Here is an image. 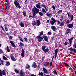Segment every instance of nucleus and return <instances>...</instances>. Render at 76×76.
I'll list each match as a JSON object with an SVG mask.
<instances>
[{"mask_svg":"<svg viewBox=\"0 0 76 76\" xmlns=\"http://www.w3.org/2000/svg\"><path fill=\"white\" fill-rule=\"evenodd\" d=\"M42 6H43V7H44V8H45V7H45V5L43 4L42 5Z\"/></svg>","mask_w":76,"mask_h":76,"instance_id":"obj_61","label":"nucleus"},{"mask_svg":"<svg viewBox=\"0 0 76 76\" xmlns=\"http://www.w3.org/2000/svg\"><path fill=\"white\" fill-rule=\"evenodd\" d=\"M20 45L21 47H22L23 46H24V45L23 44V43L21 42H20Z\"/></svg>","mask_w":76,"mask_h":76,"instance_id":"obj_35","label":"nucleus"},{"mask_svg":"<svg viewBox=\"0 0 76 76\" xmlns=\"http://www.w3.org/2000/svg\"><path fill=\"white\" fill-rule=\"evenodd\" d=\"M1 27L2 28L3 31H4V32H5V30H4V28H3V26H1Z\"/></svg>","mask_w":76,"mask_h":76,"instance_id":"obj_46","label":"nucleus"},{"mask_svg":"<svg viewBox=\"0 0 76 76\" xmlns=\"http://www.w3.org/2000/svg\"><path fill=\"white\" fill-rule=\"evenodd\" d=\"M21 56L22 57H24V53H21Z\"/></svg>","mask_w":76,"mask_h":76,"instance_id":"obj_45","label":"nucleus"},{"mask_svg":"<svg viewBox=\"0 0 76 76\" xmlns=\"http://www.w3.org/2000/svg\"><path fill=\"white\" fill-rule=\"evenodd\" d=\"M52 64H53V62H51L50 64V66H52Z\"/></svg>","mask_w":76,"mask_h":76,"instance_id":"obj_55","label":"nucleus"},{"mask_svg":"<svg viewBox=\"0 0 76 76\" xmlns=\"http://www.w3.org/2000/svg\"><path fill=\"white\" fill-rule=\"evenodd\" d=\"M48 51H49V49H48V48H47L45 50V49L44 50H43V51H44V52H45V53H47V52H48Z\"/></svg>","mask_w":76,"mask_h":76,"instance_id":"obj_24","label":"nucleus"},{"mask_svg":"<svg viewBox=\"0 0 76 76\" xmlns=\"http://www.w3.org/2000/svg\"><path fill=\"white\" fill-rule=\"evenodd\" d=\"M70 12H69V13H67V15H68V18L70 17L71 15H70Z\"/></svg>","mask_w":76,"mask_h":76,"instance_id":"obj_40","label":"nucleus"},{"mask_svg":"<svg viewBox=\"0 0 76 76\" xmlns=\"http://www.w3.org/2000/svg\"><path fill=\"white\" fill-rule=\"evenodd\" d=\"M37 15V14L33 12V18H37V15Z\"/></svg>","mask_w":76,"mask_h":76,"instance_id":"obj_18","label":"nucleus"},{"mask_svg":"<svg viewBox=\"0 0 76 76\" xmlns=\"http://www.w3.org/2000/svg\"><path fill=\"white\" fill-rule=\"evenodd\" d=\"M38 75H39V76H43V73L42 72H39Z\"/></svg>","mask_w":76,"mask_h":76,"instance_id":"obj_29","label":"nucleus"},{"mask_svg":"<svg viewBox=\"0 0 76 76\" xmlns=\"http://www.w3.org/2000/svg\"><path fill=\"white\" fill-rule=\"evenodd\" d=\"M52 21H50V23L52 25H53L54 24V23L56 22V21L55 19H54L53 18H51Z\"/></svg>","mask_w":76,"mask_h":76,"instance_id":"obj_3","label":"nucleus"},{"mask_svg":"<svg viewBox=\"0 0 76 76\" xmlns=\"http://www.w3.org/2000/svg\"><path fill=\"white\" fill-rule=\"evenodd\" d=\"M62 63L64 64L66 66H69V65L68 64H67V63H66V62H62Z\"/></svg>","mask_w":76,"mask_h":76,"instance_id":"obj_30","label":"nucleus"},{"mask_svg":"<svg viewBox=\"0 0 76 76\" xmlns=\"http://www.w3.org/2000/svg\"><path fill=\"white\" fill-rule=\"evenodd\" d=\"M29 67H30V66L28 65H27L26 67V69H29Z\"/></svg>","mask_w":76,"mask_h":76,"instance_id":"obj_39","label":"nucleus"},{"mask_svg":"<svg viewBox=\"0 0 76 76\" xmlns=\"http://www.w3.org/2000/svg\"><path fill=\"white\" fill-rule=\"evenodd\" d=\"M63 12V11L62 10H58V14H60V13H62V12Z\"/></svg>","mask_w":76,"mask_h":76,"instance_id":"obj_22","label":"nucleus"},{"mask_svg":"<svg viewBox=\"0 0 76 76\" xmlns=\"http://www.w3.org/2000/svg\"><path fill=\"white\" fill-rule=\"evenodd\" d=\"M70 30L69 28H68L66 29V31L65 33V35H68V34L70 33Z\"/></svg>","mask_w":76,"mask_h":76,"instance_id":"obj_6","label":"nucleus"},{"mask_svg":"<svg viewBox=\"0 0 76 76\" xmlns=\"http://www.w3.org/2000/svg\"><path fill=\"white\" fill-rule=\"evenodd\" d=\"M57 22L58 25H59V24H61V23L60 22H59V21L58 20L57 21Z\"/></svg>","mask_w":76,"mask_h":76,"instance_id":"obj_52","label":"nucleus"},{"mask_svg":"<svg viewBox=\"0 0 76 76\" xmlns=\"http://www.w3.org/2000/svg\"><path fill=\"white\" fill-rule=\"evenodd\" d=\"M38 4H37L36 5V7L38 9H41V7H40V3L39 2Z\"/></svg>","mask_w":76,"mask_h":76,"instance_id":"obj_8","label":"nucleus"},{"mask_svg":"<svg viewBox=\"0 0 76 76\" xmlns=\"http://www.w3.org/2000/svg\"><path fill=\"white\" fill-rule=\"evenodd\" d=\"M53 72L55 74H56V75H57V71H54Z\"/></svg>","mask_w":76,"mask_h":76,"instance_id":"obj_51","label":"nucleus"},{"mask_svg":"<svg viewBox=\"0 0 76 76\" xmlns=\"http://www.w3.org/2000/svg\"><path fill=\"white\" fill-rule=\"evenodd\" d=\"M36 24L38 26H39L40 25H41V22L39 21V20H37V22Z\"/></svg>","mask_w":76,"mask_h":76,"instance_id":"obj_7","label":"nucleus"},{"mask_svg":"<svg viewBox=\"0 0 76 76\" xmlns=\"http://www.w3.org/2000/svg\"><path fill=\"white\" fill-rule=\"evenodd\" d=\"M37 38L38 39L39 42H41V41H42V39H43V38L42 37H40V36H37Z\"/></svg>","mask_w":76,"mask_h":76,"instance_id":"obj_5","label":"nucleus"},{"mask_svg":"<svg viewBox=\"0 0 76 76\" xmlns=\"http://www.w3.org/2000/svg\"><path fill=\"white\" fill-rule=\"evenodd\" d=\"M0 51L1 53H3V50H2L0 49Z\"/></svg>","mask_w":76,"mask_h":76,"instance_id":"obj_54","label":"nucleus"},{"mask_svg":"<svg viewBox=\"0 0 76 76\" xmlns=\"http://www.w3.org/2000/svg\"><path fill=\"white\" fill-rule=\"evenodd\" d=\"M64 25V22H62L60 24V26H63Z\"/></svg>","mask_w":76,"mask_h":76,"instance_id":"obj_27","label":"nucleus"},{"mask_svg":"<svg viewBox=\"0 0 76 76\" xmlns=\"http://www.w3.org/2000/svg\"><path fill=\"white\" fill-rule=\"evenodd\" d=\"M32 11L33 13L37 14V13H39V9L36 8L34 6V8L32 9Z\"/></svg>","mask_w":76,"mask_h":76,"instance_id":"obj_1","label":"nucleus"},{"mask_svg":"<svg viewBox=\"0 0 76 76\" xmlns=\"http://www.w3.org/2000/svg\"><path fill=\"white\" fill-rule=\"evenodd\" d=\"M20 26L22 28H23L25 26V24L22 23V22H21Z\"/></svg>","mask_w":76,"mask_h":76,"instance_id":"obj_21","label":"nucleus"},{"mask_svg":"<svg viewBox=\"0 0 76 76\" xmlns=\"http://www.w3.org/2000/svg\"><path fill=\"white\" fill-rule=\"evenodd\" d=\"M23 15L24 16H26V12H25V11L23 12Z\"/></svg>","mask_w":76,"mask_h":76,"instance_id":"obj_31","label":"nucleus"},{"mask_svg":"<svg viewBox=\"0 0 76 76\" xmlns=\"http://www.w3.org/2000/svg\"><path fill=\"white\" fill-rule=\"evenodd\" d=\"M3 58L4 59V60H7V58L4 56H3Z\"/></svg>","mask_w":76,"mask_h":76,"instance_id":"obj_42","label":"nucleus"},{"mask_svg":"<svg viewBox=\"0 0 76 76\" xmlns=\"http://www.w3.org/2000/svg\"><path fill=\"white\" fill-rule=\"evenodd\" d=\"M45 9L46 11V12H47L48 11V9H47V8L46 7H45Z\"/></svg>","mask_w":76,"mask_h":76,"instance_id":"obj_57","label":"nucleus"},{"mask_svg":"<svg viewBox=\"0 0 76 76\" xmlns=\"http://www.w3.org/2000/svg\"><path fill=\"white\" fill-rule=\"evenodd\" d=\"M66 23L67 24H69V23H70V20H67L66 21Z\"/></svg>","mask_w":76,"mask_h":76,"instance_id":"obj_41","label":"nucleus"},{"mask_svg":"<svg viewBox=\"0 0 76 76\" xmlns=\"http://www.w3.org/2000/svg\"><path fill=\"white\" fill-rule=\"evenodd\" d=\"M46 15H47L48 16V18H51V14H50L48 13H47L46 14Z\"/></svg>","mask_w":76,"mask_h":76,"instance_id":"obj_23","label":"nucleus"},{"mask_svg":"<svg viewBox=\"0 0 76 76\" xmlns=\"http://www.w3.org/2000/svg\"><path fill=\"white\" fill-rule=\"evenodd\" d=\"M9 38L10 39H12V36H10L9 37Z\"/></svg>","mask_w":76,"mask_h":76,"instance_id":"obj_56","label":"nucleus"},{"mask_svg":"<svg viewBox=\"0 0 76 76\" xmlns=\"http://www.w3.org/2000/svg\"><path fill=\"white\" fill-rule=\"evenodd\" d=\"M35 24H36V22H35V21H34V22L32 23V26H34V25H35Z\"/></svg>","mask_w":76,"mask_h":76,"instance_id":"obj_34","label":"nucleus"},{"mask_svg":"<svg viewBox=\"0 0 76 76\" xmlns=\"http://www.w3.org/2000/svg\"><path fill=\"white\" fill-rule=\"evenodd\" d=\"M2 75H6V73H5V71H4V70H3L2 71Z\"/></svg>","mask_w":76,"mask_h":76,"instance_id":"obj_33","label":"nucleus"},{"mask_svg":"<svg viewBox=\"0 0 76 76\" xmlns=\"http://www.w3.org/2000/svg\"><path fill=\"white\" fill-rule=\"evenodd\" d=\"M42 48L43 50V51L46 48V46H45L43 45L42 46Z\"/></svg>","mask_w":76,"mask_h":76,"instance_id":"obj_25","label":"nucleus"},{"mask_svg":"<svg viewBox=\"0 0 76 76\" xmlns=\"http://www.w3.org/2000/svg\"><path fill=\"white\" fill-rule=\"evenodd\" d=\"M48 35H51V32H50V31H49L48 33Z\"/></svg>","mask_w":76,"mask_h":76,"instance_id":"obj_49","label":"nucleus"},{"mask_svg":"<svg viewBox=\"0 0 76 76\" xmlns=\"http://www.w3.org/2000/svg\"><path fill=\"white\" fill-rule=\"evenodd\" d=\"M43 35V31H42L40 34L39 36H40H40H41V35Z\"/></svg>","mask_w":76,"mask_h":76,"instance_id":"obj_38","label":"nucleus"},{"mask_svg":"<svg viewBox=\"0 0 76 76\" xmlns=\"http://www.w3.org/2000/svg\"><path fill=\"white\" fill-rule=\"evenodd\" d=\"M52 7L54 10V9H56V7H54V6H53Z\"/></svg>","mask_w":76,"mask_h":76,"instance_id":"obj_60","label":"nucleus"},{"mask_svg":"<svg viewBox=\"0 0 76 76\" xmlns=\"http://www.w3.org/2000/svg\"><path fill=\"white\" fill-rule=\"evenodd\" d=\"M61 19H60V20H61V21H62L63 19V16H61Z\"/></svg>","mask_w":76,"mask_h":76,"instance_id":"obj_43","label":"nucleus"},{"mask_svg":"<svg viewBox=\"0 0 76 76\" xmlns=\"http://www.w3.org/2000/svg\"><path fill=\"white\" fill-rule=\"evenodd\" d=\"M73 15H71V17L70 19V22H72L73 20Z\"/></svg>","mask_w":76,"mask_h":76,"instance_id":"obj_26","label":"nucleus"},{"mask_svg":"<svg viewBox=\"0 0 76 76\" xmlns=\"http://www.w3.org/2000/svg\"><path fill=\"white\" fill-rule=\"evenodd\" d=\"M27 0H26L24 2V3L25 4H27V3H26V1H27Z\"/></svg>","mask_w":76,"mask_h":76,"instance_id":"obj_58","label":"nucleus"},{"mask_svg":"<svg viewBox=\"0 0 76 76\" xmlns=\"http://www.w3.org/2000/svg\"><path fill=\"white\" fill-rule=\"evenodd\" d=\"M68 40L69 41L70 44L69 46H68V47H70L72 45V40H73V37L71 38L68 39Z\"/></svg>","mask_w":76,"mask_h":76,"instance_id":"obj_4","label":"nucleus"},{"mask_svg":"<svg viewBox=\"0 0 76 76\" xmlns=\"http://www.w3.org/2000/svg\"><path fill=\"white\" fill-rule=\"evenodd\" d=\"M11 58L12 61H15L16 60L15 58H14V57L13 56L11 55L10 56Z\"/></svg>","mask_w":76,"mask_h":76,"instance_id":"obj_10","label":"nucleus"},{"mask_svg":"<svg viewBox=\"0 0 76 76\" xmlns=\"http://www.w3.org/2000/svg\"><path fill=\"white\" fill-rule=\"evenodd\" d=\"M10 64L9 62H7V64H6L5 65H6L7 66H9Z\"/></svg>","mask_w":76,"mask_h":76,"instance_id":"obj_28","label":"nucleus"},{"mask_svg":"<svg viewBox=\"0 0 76 76\" xmlns=\"http://www.w3.org/2000/svg\"><path fill=\"white\" fill-rule=\"evenodd\" d=\"M20 76H25V73L23 72L22 71H21L20 73Z\"/></svg>","mask_w":76,"mask_h":76,"instance_id":"obj_13","label":"nucleus"},{"mask_svg":"<svg viewBox=\"0 0 76 76\" xmlns=\"http://www.w3.org/2000/svg\"><path fill=\"white\" fill-rule=\"evenodd\" d=\"M73 47H74V48H76V44L74 45L73 46Z\"/></svg>","mask_w":76,"mask_h":76,"instance_id":"obj_53","label":"nucleus"},{"mask_svg":"<svg viewBox=\"0 0 76 76\" xmlns=\"http://www.w3.org/2000/svg\"><path fill=\"white\" fill-rule=\"evenodd\" d=\"M20 39L22 41V42H23V40L22 39V38H21L20 37H19Z\"/></svg>","mask_w":76,"mask_h":76,"instance_id":"obj_44","label":"nucleus"},{"mask_svg":"<svg viewBox=\"0 0 76 76\" xmlns=\"http://www.w3.org/2000/svg\"><path fill=\"white\" fill-rule=\"evenodd\" d=\"M74 52L75 53H76V49H75V50H74Z\"/></svg>","mask_w":76,"mask_h":76,"instance_id":"obj_64","label":"nucleus"},{"mask_svg":"<svg viewBox=\"0 0 76 76\" xmlns=\"http://www.w3.org/2000/svg\"><path fill=\"white\" fill-rule=\"evenodd\" d=\"M24 39L25 41H28V39H27V38L26 37H25Z\"/></svg>","mask_w":76,"mask_h":76,"instance_id":"obj_50","label":"nucleus"},{"mask_svg":"<svg viewBox=\"0 0 76 76\" xmlns=\"http://www.w3.org/2000/svg\"><path fill=\"white\" fill-rule=\"evenodd\" d=\"M44 64L45 66H48L49 65V62H45L44 63Z\"/></svg>","mask_w":76,"mask_h":76,"instance_id":"obj_16","label":"nucleus"},{"mask_svg":"<svg viewBox=\"0 0 76 76\" xmlns=\"http://www.w3.org/2000/svg\"><path fill=\"white\" fill-rule=\"evenodd\" d=\"M31 76H36V75H34V74H32L31 75Z\"/></svg>","mask_w":76,"mask_h":76,"instance_id":"obj_62","label":"nucleus"},{"mask_svg":"<svg viewBox=\"0 0 76 76\" xmlns=\"http://www.w3.org/2000/svg\"><path fill=\"white\" fill-rule=\"evenodd\" d=\"M68 50H70L72 52H74L75 51V48H72V47L68 48Z\"/></svg>","mask_w":76,"mask_h":76,"instance_id":"obj_9","label":"nucleus"},{"mask_svg":"<svg viewBox=\"0 0 76 76\" xmlns=\"http://www.w3.org/2000/svg\"><path fill=\"white\" fill-rule=\"evenodd\" d=\"M43 69L44 73H48V72L45 68H43Z\"/></svg>","mask_w":76,"mask_h":76,"instance_id":"obj_19","label":"nucleus"},{"mask_svg":"<svg viewBox=\"0 0 76 76\" xmlns=\"http://www.w3.org/2000/svg\"><path fill=\"white\" fill-rule=\"evenodd\" d=\"M52 29H53V31H56V27L55 26H52L51 27Z\"/></svg>","mask_w":76,"mask_h":76,"instance_id":"obj_17","label":"nucleus"},{"mask_svg":"<svg viewBox=\"0 0 76 76\" xmlns=\"http://www.w3.org/2000/svg\"><path fill=\"white\" fill-rule=\"evenodd\" d=\"M15 72L16 73H19V72L17 69H15Z\"/></svg>","mask_w":76,"mask_h":76,"instance_id":"obj_36","label":"nucleus"},{"mask_svg":"<svg viewBox=\"0 0 76 76\" xmlns=\"http://www.w3.org/2000/svg\"><path fill=\"white\" fill-rule=\"evenodd\" d=\"M43 38L45 39V40L47 41H48V37L46 36H44L43 37Z\"/></svg>","mask_w":76,"mask_h":76,"instance_id":"obj_20","label":"nucleus"},{"mask_svg":"<svg viewBox=\"0 0 76 76\" xmlns=\"http://www.w3.org/2000/svg\"><path fill=\"white\" fill-rule=\"evenodd\" d=\"M15 0V1H14V3L15 6H16V7L18 8V7L19 9H20L21 7L20 6V4H19V3L18 2V1H18V0H16H16Z\"/></svg>","mask_w":76,"mask_h":76,"instance_id":"obj_2","label":"nucleus"},{"mask_svg":"<svg viewBox=\"0 0 76 76\" xmlns=\"http://www.w3.org/2000/svg\"><path fill=\"white\" fill-rule=\"evenodd\" d=\"M39 15H40V16H43V14L41 12H39Z\"/></svg>","mask_w":76,"mask_h":76,"instance_id":"obj_37","label":"nucleus"},{"mask_svg":"<svg viewBox=\"0 0 76 76\" xmlns=\"http://www.w3.org/2000/svg\"><path fill=\"white\" fill-rule=\"evenodd\" d=\"M10 42L11 44L12 47H15V45L14 42H13L12 41H10Z\"/></svg>","mask_w":76,"mask_h":76,"instance_id":"obj_12","label":"nucleus"},{"mask_svg":"<svg viewBox=\"0 0 76 76\" xmlns=\"http://www.w3.org/2000/svg\"><path fill=\"white\" fill-rule=\"evenodd\" d=\"M22 53H24V50H23V49H22Z\"/></svg>","mask_w":76,"mask_h":76,"instance_id":"obj_59","label":"nucleus"},{"mask_svg":"<svg viewBox=\"0 0 76 76\" xmlns=\"http://www.w3.org/2000/svg\"><path fill=\"white\" fill-rule=\"evenodd\" d=\"M67 44H68V42H65L64 43V45H67Z\"/></svg>","mask_w":76,"mask_h":76,"instance_id":"obj_48","label":"nucleus"},{"mask_svg":"<svg viewBox=\"0 0 76 76\" xmlns=\"http://www.w3.org/2000/svg\"><path fill=\"white\" fill-rule=\"evenodd\" d=\"M42 11L43 12H44V13H47V11H45V10L44 8H42Z\"/></svg>","mask_w":76,"mask_h":76,"instance_id":"obj_32","label":"nucleus"},{"mask_svg":"<svg viewBox=\"0 0 76 76\" xmlns=\"http://www.w3.org/2000/svg\"><path fill=\"white\" fill-rule=\"evenodd\" d=\"M55 58H57V49L55 50Z\"/></svg>","mask_w":76,"mask_h":76,"instance_id":"obj_15","label":"nucleus"},{"mask_svg":"<svg viewBox=\"0 0 76 76\" xmlns=\"http://www.w3.org/2000/svg\"><path fill=\"white\" fill-rule=\"evenodd\" d=\"M64 6H67V4H66L65 3H64Z\"/></svg>","mask_w":76,"mask_h":76,"instance_id":"obj_63","label":"nucleus"},{"mask_svg":"<svg viewBox=\"0 0 76 76\" xmlns=\"http://www.w3.org/2000/svg\"><path fill=\"white\" fill-rule=\"evenodd\" d=\"M5 29L6 31H8V29L6 27H5Z\"/></svg>","mask_w":76,"mask_h":76,"instance_id":"obj_47","label":"nucleus"},{"mask_svg":"<svg viewBox=\"0 0 76 76\" xmlns=\"http://www.w3.org/2000/svg\"><path fill=\"white\" fill-rule=\"evenodd\" d=\"M32 67H34V68H36V67H37V64L35 62H34V63L32 65Z\"/></svg>","mask_w":76,"mask_h":76,"instance_id":"obj_11","label":"nucleus"},{"mask_svg":"<svg viewBox=\"0 0 76 76\" xmlns=\"http://www.w3.org/2000/svg\"><path fill=\"white\" fill-rule=\"evenodd\" d=\"M73 26V24H68V27L69 28H72Z\"/></svg>","mask_w":76,"mask_h":76,"instance_id":"obj_14","label":"nucleus"}]
</instances>
